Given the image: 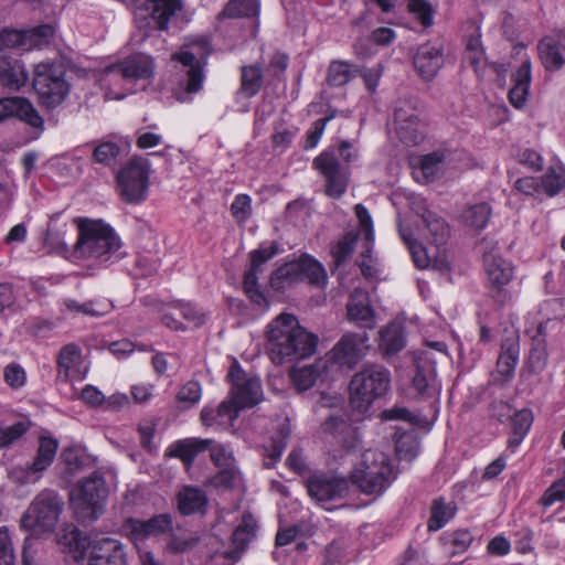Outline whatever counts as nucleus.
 I'll return each instance as SVG.
<instances>
[{"instance_id":"2eb2a0df","label":"nucleus","mask_w":565,"mask_h":565,"mask_svg":"<svg viewBox=\"0 0 565 565\" xmlns=\"http://www.w3.org/2000/svg\"><path fill=\"white\" fill-rule=\"evenodd\" d=\"M154 74V63L151 56L146 54H135L116 65H111L106 70V77L109 82L120 78L127 82H136L139 79H150Z\"/></svg>"},{"instance_id":"de8ad7c7","label":"nucleus","mask_w":565,"mask_h":565,"mask_svg":"<svg viewBox=\"0 0 565 565\" xmlns=\"http://www.w3.org/2000/svg\"><path fill=\"white\" fill-rule=\"evenodd\" d=\"M24 51H30L33 49H40L42 46L47 45L51 39L53 38L55 30L50 24H43L30 30H24Z\"/></svg>"},{"instance_id":"a211bd4d","label":"nucleus","mask_w":565,"mask_h":565,"mask_svg":"<svg viewBox=\"0 0 565 565\" xmlns=\"http://www.w3.org/2000/svg\"><path fill=\"white\" fill-rule=\"evenodd\" d=\"M124 545L111 537L93 540L88 565H126Z\"/></svg>"},{"instance_id":"79ce46f5","label":"nucleus","mask_w":565,"mask_h":565,"mask_svg":"<svg viewBox=\"0 0 565 565\" xmlns=\"http://www.w3.org/2000/svg\"><path fill=\"white\" fill-rule=\"evenodd\" d=\"M530 81V62H524L515 75V85L509 92L511 104L521 108L526 103Z\"/></svg>"},{"instance_id":"0e129e2a","label":"nucleus","mask_w":565,"mask_h":565,"mask_svg":"<svg viewBox=\"0 0 565 565\" xmlns=\"http://www.w3.org/2000/svg\"><path fill=\"white\" fill-rule=\"evenodd\" d=\"M202 390L199 382L190 381L178 393V401L185 407H191L201 398Z\"/></svg>"},{"instance_id":"9b49d317","label":"nucleus","mask_w":565,"mask_h":565,"mask_svg":"<svg viewBox=\"0 0 565 565\" xmlns=\"http://www.w3.org/2000/svg\"><path fill=\"white\" fill-rule=\"evenodd\" d=\"M313 167L324 179V193L329 198L340 199L347 192L350 169L339 162L333 150H326L316 157Z\"/></svg>"},{"instance_id":"423d86ee","label":"nucleus","mask_w":565,"mask_h":565,"mask_svg":"<svg viewBox=\"0 0 565 565\" xmlns=\"http://www.w3.org/2000/svg\"><path fill=\"white\" fill-rule=\"evenodd\" d=\"M227 377L232 385L231 398L220 404L218 415L228 416L233 422L242 409L260 403L264 394L260 380L247 375L237 363L231 366Z\"/></svg>"},{"instance_id":"a18cd8bd","label":"nucleus","mask_w":565,"mask_h":565,"mask_svg":"<svg viewBox=\"0 0 565 565\" xmlns=\"http://www.w3.org/2000/svg\"><path fill=\"white\" fill-rule=\"evenodd\" d=\"M519 347L513 341H504L501 345V354L497 361V370L501 375L509 377L516 365Z\"/></svg>"},{"instance_id":"cd10ccee","label":"nucleus","mask_w":565,"mask_h":565,"mask_svg":"<svg viewBox=\"0 0 565 565\" xmlns=\"http://www.w3.org/2000/svg\"><path fill=\"white\" fill-rule=\"evenodd\" d=\"M406 344L404 327L401 322H390L379 332V348L386 354L392 355L399 352Z\"/></svg>"},{"instance_id":"ddd939ff","label":"nucleus","mask_w":565,"mask_h":565,"mask_svg":"<svg viewBox=\"0 0 565 565\" xmlns=\"http://www.w3.org/2000/svg\"><path fill=\"white\" fill-rule=\"evenodd\" d=\"M370 338L366 332H349L342 335L328 354V362L353 369L367 353Z\"/></svg>"},{"instance_id":"7ed1b4c3","label":"nucleus","mask_w":565,"mask_h":565,"mask_svg":"<svg viewBox=\"0 0 565 565\" xmlns=\"http://www.w3.org/2000/svg\"><path fill=\"white\" fill-rule=\"evenodd\" d=\"M211 53V45L206 38L199 36L185 42L179 51L172 54L179 85L183 89L179 100H184V94H195L203 87L204 66Z\"/></svg>"},{"instance_id":"0eeeda50","label":"nucleus","mask_w":565,"mask_h":565,"mask_svg":"<svg viewBox=\"0 0 565 565\" xmlns=\"http://www.w3.org/2000/svg\"><path fill=\"white\" fill-rule=\"evenodd\" d=\"M107 495L108 488L104 476L99 471H94L78 482L71 500L78 518L94 521L102 514Z\"/></svg>"},{"instance_id":"c9c22d12","label":"nucleus","mask_w":565,"mask_h":565,"mask_svg":"<svg viewBox=\"0 0 565 565\" xmlns=\"http://www.w3.org/2000/svg\"><path fill=\"white\" fill-rule=\"evenodd\" d=\"M256 527L254 516L250 513H245L242 522L232 534V548H230V551H239L241 557L248 543L256 536Z\"/></svg>"},{"instance_id":"bf43d9fd","label":"nucleus","mask_w":565,"mask_h":565,"mask_svg":"<svg viewBox=\"0 0 565 565\" xmlns=\"http://www.w3.org/2000/svg\"><path fill=\"white\" fill-rule=\"evenodd\" d=\"M64 306L70 312L77 315L99 317L106 312L104 308L95 301L78 302L74 299H66L64 300Z\"/></svg>"},{"instance_id":"2f4dec72","label":"nucleus","mask_w":565,"mask_h":565,"mask_svg":"<svg viewBox=\"0 0 565 565\" xmlns=\"http://www.w3.org/2000/svg\"><path fill=\"white\" fill-rule=\"evenodd\" d=\"M423 234L426 238L436 245H443L448 236V226L446 222L431 211H425L422 215Z\"/></svg>"},{"instance_id":"72a5a7b5","label":"nucleus","mask_w":565,"mask_h":565,"mask_svg":"<svg viewBox=\"0 0 565 565\" xmlns=\"http://www.w3.org/2000/svg\"><path fill=\"white\" fill-rule=\"evenodd\" d=\"M212 444V439L189 438L179 440L172 446L171 455L180 458L184 463L191 465L195 457Z\"/></svg>"},{"instance_id":"774afa93","label":"nucleus","mask_w":565,"mask_h":565,"mask_svg":"<svg viewBox=\"0 0 565 565\" xmlns=\"http://www.w3.org/2000/svg\"><path fill=\"white\" fill-rule=\"evenodd\" d=\"M565 500V479L554 482L541 498L540 503L543 507H550L555 501Z\"/></svg>"},{"instance_id":"4d7b16f0","label":"nucleus","mask_w":565,"mask_h":565,"mask_svg":"<svg viewBox=\"0 0 565 565\" xmlns=\"http://www.w3.org/2000/svg\"><path fill=\"white\" fill-rule=\"evenodd\" d=\"M419 451V443L413 435H403L396 440V455L401 460L412 461Z\"/></svg>"},{"instance_id":"5fc2aeb1","label":"nucleus","mask_w":565,"mask_h":565,"mask_svg":"<svg viewBox=\"0 0 565 565\" xmlns=\"http://www.w3.org/2000/svg\"><path fill=\"white\" fill-rule=\"evenodd\" d=\"M358 241V235L353 232L345 233L335 246L332 248V256L337 266L344 263L352 254Z\"/></svg>"},{"instance_id":"49530a36","label":"nucleus","mask_w":565,"mask_h":565,"mask_svg":"<svg viewBox=\"0 0 565 565\" xmlns=\"http://www.w3.org/2000/svg\"><path fill=\"white\" fill-rule=\"evenodd\" d=\"M259 11L258 0H230L220 13L223 18L254 17Z\"/></svg>"},{"instance_id":"a878e982","label":"nucleus","mask_w":565,"mask_h":565,"mask_svg":"<svg viewBox=\"0 0 565 565\" xmlns=\"http://www.w3.org/2000/svg\"><path fill=\"white\" fill-rule=\"evenodd\" d=\"M28 82V72L23 63L8 56H0V83L12 90H18Z\"/></svg>"},{"instance_id":"6ab92c4d","label":"nucleus","mask_w":565,"mask_h":565,"mask_svg":"<svg viewBox=\"0 0 565 565\" xmlns=\"http://www.w3.org/2000/svg\"><path fill=\"white\" fill-rule=\"evenodd\" d=\"M10 117H18L28 125L39 129H42L44 125L43 118L32 104L21 97L0 99V122Z\"/></svg>"},{"instance_id":"a19ab883","label":"nucleus","mask_w":565,"mask_h":565,"mask_svg":"<svg viewBox=\"0 0 565 565\" xmlns=\"http://www.w3.org/2000/svg\"><path fill=\"white\" fill-rule=\"evenodd\" d=\"M492 214L491 206L486 202L469 205L461 214L462 222L476 231L483 230Z\"/></svg>"},{"instance_id":"6e6552de","label":"nucleus","mask_w":565,"mask_h":565,"mask_svg":"<svg viewBox=\"0 0 565 565\" xmlns=\"http://www.w3.org/2000/svg\"><path fill=\"white\" fill-rule=\"evenodd\" d=\"M150 162L142 157H132L117 172L116 180L120 196L130 204L147 199L149 189Z\"/></svg>"},{"instance_id":"f8f14e48","label":"nucleus","mask_w":565,"mask_h":565,"mask_svg":"<svg viewBox=\"0 0 565 565\" xmlns=\"http://www.w3.org/2000/svg\"><path fill=\"white\" fill-rule=\"evenodd\" d=\"M183 7V0H145L138 7L136 18L153 30L167 31Z\"/></svg>"},{"instance_id":"69168bd1","label":"nucleus","mask_w":565,"mask_h":565,"mask_svg":"<svg viewBox=\"0 0 565 565\" xmlns=\"http://www.w3.org/2000/svg\"><path fill=\"white\" fill-rule=\"evenodd\" d=\"M333 117H334V113H332L331 115H329L324 118L317 119L312 124L311 128L307 131L306 146H305L306 149H312L318 145L319 140L321 139V137L324 132L327 124Z\"/></svg>"},{"instance_id":"4be33fe9","label":"nucleus","mask_w":565,"mask_h":565,"mask_svg":"<svg viewBox=\"0 0 565 565\" xmlns=\"http://www.w3.org/2000/svg\"><path fill=\"white\" fill-rule=\"evenodd\" d=\"M483 248V265L489 282L497 288L507 285L513 276L512 266L504 260L498 253L495 245L488 250Z\"/></svg>"},{"instance_id":"09e8293b","label":"nucleus","mask_w":565,"mask_h":565,"mask_svg":"<svg viewBox=\"0 0 565 565\" xmlns=\"http://www.w3.org/2000/svg\"><path fill=\"white\" fill-rule=\"evenodd\" d=\"M60 543L67 546L70 551L83 555L88 547L92 548L93 541H89L77 527L72 526L61 535Z\"/></svg>"},{"instance_id":"c85d7f7f","label":"nucleus","mask_w":565,"mask_h":565,"mask_svg":"<svg viewBox=\"0 0 565 565\" xmlns=\"http://www.w3.org/2000/svg\"><path fill=\"white\" fill-rule=\"evenodd\" d=\"M207 505L205 492L195 487H184L178 493V509L183 515L203 513Z\"/></svg>"},{"instance_id":"8fccbe9b","label":"nucleus","mask_w":565,"mask_h":565,"mask_svg":"<svg viewBox=\"0 0 565 565\" xmlns=\"http://www.w3.org/2000/svg\"><path fill=\"white\" fill-rule=\"evenodd\" d=\"M530 429V413L525 409L519 412L512 420V433L508 439V447L513 449L524 439Z\"/></svg>"},{"instance_id":"603ef678","label":"nucleus","mask_w":565,"mask_h":565,"mask_svg":"<svg viewBox=\"0 0 565 565\" xmlns=\"http://www.w3.org/2000/svg\"><path fill=\"white\" fill-rule=\"evenodd\" d=\"M542 329L543 327L539 326L537 335L532 338V372L542 371L547 363V351Z\"/></svg>"},{"instance_id":"9d476101","label":"nucleus","mask_w":565,"mask_h":565,"mask_svg":"<svg viewBox=\"0 0 565 565\" xmlns=\"http://www.w3.org/2000/svg\"><path fill=\"white\" fill-rule=\"evenodd\" d=\"M33 88L44 106H58L70 93L63 66L52 63L38 64L34 70Z\"/></svg>"},{"instance_id":"dca6fc26","label":"nucleus","mask_w":565,"mask_h":565,"mask_svg":"<svg viewBox=\"0 0 565 565\" xmlns=\"http://www.w3.org/2000/svg\"><path fill=\"white\" fill-rule=\"evenodd\" d=\"M309 495L320 504L343 499L348 495L350 484L341 476L317 475L307 481Z\"/></svg>"},{"instance_id":"412c9836","label":"nucleus","mask_w":565,"mask_h":565,"mask_svg":"<svg viewBox=\"0 0 565 565\" xmlns=\"http://www.w3.org/2000/svg\"><path fill=\"white\" fill-rule=\"evenodd\" d=\"M58 448V441L53 437H40L39 448L34 460L28 466L26 470H21L24 473L23 482H35L40 476L38 473L46 470L54 461Z\"/></svg>"},{"instance_id":"338daca9","label":"nucleus","mask_w":565,"mask_h":565,"mask_svg":"<svg viewBox=\"0 0 565 565\" xmlns=\"http://www.w3.org/2000/svg\"><path fill=\"white\" fill-rule=\"evenodd\" d=\"M252 200L247 194H238L235 196L231 211L237 222H245L252 213Z\"/></svg>"},{"instance_id":"37998d69","label":"nucleus","mask_w":565,"mask_h":565,"mask_svg":"<svg viewBox=\"0 0 565 565\" xmlns=\"http://www.w3.org/2000/svg\"><path fill=\"white\" fill-rule=\"evenodd\" d=\"M263 85V72L258 65H246L241 68L239 92L247 98L255 96Z\"/></svg>"},{"instance_id":"bb28decb","label":"nucleus","mask_w":565,"mask_h":565,"mask_svg":"<svg viewBox=\"0 0 565 565\" xmlns=\"http://www.w3.org/2000/svg\"><path fill=\"white\" fill-rule=\"evenodd\" d=\"M565 34L558 42L553 38H544L537 45L539 56L546 70L559 68L565 63Z\"/></svg>"},{"instance_id":"f3484780","label":"nucleus","mask_w":565,"mask_h":565,"mask_svg":"<svg viewBox=\"0 0 565 565\" xmlns=\"http://www.w3.org/2000/svg\"><path fill=\"white\" fill-rule=\"evenodd\" d=\"M394 122L396 135L404 145L413 147L424 140V125L412 107H397L394 113Z\"/></svg>"},{"instance_id":"b1692460","label":"nucleus","mask_w":565,"mask_h":565,"mask_svg":"<svg viewBox=\"0 0 565 565\" xmlns=\"http://www.w3.org/2000/svg\"><path fill=\"white\" fill-rule=\"evenodd\" d=\"M82 354L75 344L63 347L57 358V376L63 381L82 380L81 372Z\"/></svg>"},{"instance_id":"e433bc0d","label":"nucleus","mask_w":565,"mask_h":565,"mask_svg":"<svg viewBox=\"0 0 565 565\" xmlns=\"http://www.w3.org/2000/svg\"><path fill=\"white\" fill-rule=\"evenodd\" d=\"M299 265L300 281L307 280L311 285L323 286L327 282V273L323 266L310 256L296 259Z\"/></svg>"},{"instance_id":"f257e3e1","label":"nucleus","mask_w":565,"mask_h":565,"mask_svg":"<svg viewBox=\"0 0 565 565\" xmlns=\"http://www.w3.org/2000/svg\"><path fill=\"white\" fill-rule=\"evenodd\" d=\"M266 350L276 365L295 363L312 356L318 337L303 328L291 313H280L266 327Z\"/></svg>"},{"instance_id":"864d4df0","label":"nucleus","mask_w":565,"mask_h":565,"mask_svg":"<svg viewBox=\"0 0 565 565\" xmlns=\"http://www.w3.org/2000/svg\"><path fill=\"white\" fill-rule=\"evenodd\" d=\"M119 152L117 143L105 141L94 148L92 157L94 162L110 167L116 162Z\"/></svg>"},{"instance_id":"20e7f679","label":"nucleus","mask_w":565,"mask_h":565,"mask_svg":"<svg viewBox=\"0 0 565 565\" xmlns=\"http://www.w3.org/2000/svg\"><path fill=\"white\" fill-rule=\"evenodd\" d=\"M350 479L364 494H382L394 479L387 455L375 449L365 450L355 463Z\"/></svg>"},{"instance_id":"c03bdc74","label":"nucleus","mask_w":565,"mask_h":565,"mask_svg":"<svg viewBox=\"0 0 565 565\" xmlns=\"http://www.w3.org/2000/svg\"><path fill=\"white\" fill-rule=\"evenodd\" d=\"M398 232L403 242L409 249L416 267L420 269L428 268L430 265V255L428 254L427 249L413 237L411 230L399 225Z\"/></svg>"},{"instance_id":"4468645a","label":"nucleus","mask_w":565,"mask_h":565,"mask_svg":"<svg viewBox=\"0 0 565 565\" xmlns=\"http://www.w3.org/2000/svg\"><path fill=\"white\" fill-rule=\"evenodd\" d=\"M279 246L271 243L267 247H259L249 253L250 267L244 276V290L249 299L259 307H266L267 300L258 287V275L263 273V266L278 254Z\"/></svg>"},{"instance_id":"473e14b6","label":"nucleus","mask_w":565,"mask_h":565,"mask_svg":"<svg viewBox=\"0 0 565 565\" xmlns=\"http://www.w3.org/2000/svg\"><path fill=\"white\" fill-rule=\"evenodd\" d=\"M454 502H446L441 497L435 499L430 507V516L427 522L428 531L435 532L444 527L456 514Z\"/></svg>"},{"instance_id":"c756f323","label":"nucleus","mask_w":565,"mask_h":565,"mask_svg":"<svg viewBox=\"0 0 565 565\" xmlns=\"http://www.w3.org/2000/svg\"><path fill=\"white\" fill-rule=\"evenodd\" d=\"M328 361L318 360L311 365H306L298 369H292L290 377L294 385L299 391H307L315 385L317 380L327 370Z\"/></svg>"},{"instance_id":"13d9d810","label":"nucleus","mask_w":565,"mask_h":565,"mask_svg":"<svg viewBox=\"0 0 565 565\" xmlns=\"http://www.w3.org/2000/svg\"><path fill=\"white\" fill-rule=\"evenodd\" d=\"M172 526L171 516L168 514H160L153 516L147 522H141L139 524L138 531L146 535L158 534L167 532Z\"/></svg>"},{"instance_id":"f704fd0d","label":"nucleus","mask_w":565,"mask_h":565,"mask_svg":"<svg viewBox=\"0 0 565 565\" xmlns=\"http://www.w3.org/2000/svg\"><path fill=\"white\" fill-rule=\"evenodd\" d=\"M446 159L445 152L435 151L419 158L418 168L414 171L417 180L434 181L440 173Z\"/></svg>"},{"instance_id":"680f3d73","label":"nucleus","mask_w":565,"mask_h":565,"mask_svg":"<svg viewBox=\"0 0 565 565\" xmlns=\"http://www.w3.org/2000/svg\"><path fill=\"white\" fill-rule=\"evenodd\" d=\"M209 448L211 459L218 468L234 467L233 451L227 446L213 443Z\"/></svg>"},{"instance_id":"58836bf2","label":"nucleus","mask_w":565,"mask_h":565,"mask_svg":"<svg viewBox=\"0 0 565 565\" xmlns=\"http://www.w3.org/2000/svg\"><path fill=\"white\" fill-rule=\"evenodd\" d=\"M565 185V171L562 169L550 168L541 178L539 183L532 184L534 193L546 196L556 195Z\"/></svg>"},{"instance_id":"6e6d98bb","label":"nucleus","mask_w":565,"mask_h":565,"mask_svg":"<svg viewBox=\"0 0 565 565\" xmlns=\"http://www.w3.org/2000/svg\"><path fill=\"white\" fill-rule=\"evenodd\" d=\"M30 428V423L25 419L19 420L11 426L3 427L0 424V447H8L20 439Z\"/></svg>"},{"instance_id":"e2e57ef3","label":"nucleus","mask_w":565,"mask_h":565,"mask_svg":"<svg viewBox=\"0 0 565 565\" xmlns=\"http://www.w3.org/2000/svg\"><path fill=\"white\" fill-rule=\"evenodd\" d=\"M173 307L180 311L188 322L195 327L203 324L205 321L204 312L190 302L177 301Z\"/></svg>"},{"instance_id":"aec40b11","label":"nucleus","mask_w":565,"mask_h":565,"mask_svg":"<svg viewBox=\"0 0 565 565\" xmlns=\"http://www.w3.org/2000/svg\"><path fill=\"white\" fill-rule=\"evenodd\" d=\"M444 65L443 47L438 44H422L414 56V67L425 81H431Z\"/></svg>"},{"instance_id":"f03ea898","label":"nucleus","mask_w":565,"mask_h":565,"mask_svg":"<svg viewBox=\"0 0 565 565\" xmlns=\"http://www.w3.org/2000/svg\"><path fill=\"white\" fill-rule=\"evenodd\" d=\"M78 237L72 256L76 260H93L103 265L122 257L121 241L115 231L100 220H75Z\"/></svg>"},{"instance_id":"3c124183","label":"nucleus","mask_w":565,"mask_h":565,"mask_svg":"<svg viewBox=\"0 0 565 565\" xmlns=\"http://www.w3.org/2000/svg\"><path fill=\"white\" fill-rule=\"evenodd\" d=\"M322 431L338 439V441L348 431L354 436V426H352L343 416L331 415L321 425Z\"/></svg>"},{"instance_id":"ea45409f","label":"nucleus","mask_w":565,"mask_h":565,"mask_svg":"<svg viewBox=\"0 0 565 565\" xmlns=\"http://www.w3.org/2000/svg\"><path fill=\"white\" fill-rule=\"evenodd\" d=\"M359 66L344 61H332L328 67L327 82L330 86L340 87L358 76Z\"/></svg>"},{"instance_id":"5701e85b","label":"nucleus","mask_w":565,"mask_h":565,"mask_svg":"<svg viewBox=\"0 0 565 565\" xmlns=\"http://www.w3.org/2000/svg\"><path fill=\"white\" fill-rule=\"evenodd\" d=\"M348 317L362 328L373 329L375 326L374 310L370 306L367 295L362 290H354L349 299Z\"/></svg>"},{"instance_id":"052dcab7","label":"nucleus","mask_w":565,"mask_h":565,"mask_svg":"<svg viewBox=\"0 0 565 565\" xmlns=\"http://www.w3.org/2000/svg\"><path fill=\"white\" fill-rule=\"evenodd\" d=\"M15 554L7 526L0 527V565H14Z\"/></svg>"},{"instance_id":"393cba45","label":"nucleus","mask_w":565,"mask_h":565,"mask_svg":"<svg viewBox=\"0 0 565 565\" xmlns=\"http://www.w3.org/2000/svg\"><path fill=\"white\" fill-rule=\"evenodd\" d=\"M413 387L423 399L438 401L441 392V384L433 366H419L413 377Z\"/></svg>"},{"instance_id":"1a4fd4ad","label":"nucleus","mask_w":565,"mask_h":565,"mask_svg":"<svg viewBox=\"0 0 565 565\" xmlns=\"http://www.w3.org/2000/svg\"><path fill=\"white\" fill-rule=\"evenodd\" d=\"M62 510L61 497L55 491L45 489L32 500L23 513L21 526L25 530L52 531Z\"/></svg>"},{"instance_id":"39448f33","label":"nucleus","mask_w":565,"mask_h":565,"mask_svg":"<svg viewBox=\"0 0 565 565\" xmlns=\"http://www.w3.org/2000/svg\"><path fill=\"white\" fill-rule=\"evenodd\" d=\"M391 371L381 364H367L350 382V403L361 413L391 390Z\"/></svg>"},{"instance_id":"7c9ffc66","label":"nucleus","mask_w":565,"mask_h":565,"mask_svg":"<svg viewBox=\"0 0 565 565\" xmlns=\"http://www.w3.org/2000/svg\"><path fill=\"white\" fill-rule=\"evenodd\" d=\"M290 434V425L288 423H284L279 426L277 433L270 438L269 445L264 447V466L266 468H273L280 459L287 447Z\"/></svg>"},{"instance_id":"4c0bfd02","label":"nucleus","mask_w":565,"mask_h":565,"mask_svg":"<svg viewBox=\"0 0 565 565\" xmlns=\"http://www.w3.org/2000/svg\"><path fill=\"white\" fill-rule=\"evenodd\" d=\"M299 265L296 260L289 262L277 268L270 276V286L277 291H282L300 281Z\"/></svg>"}]
</instances>
